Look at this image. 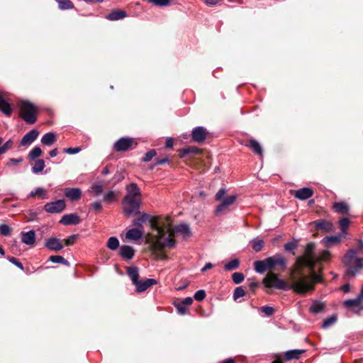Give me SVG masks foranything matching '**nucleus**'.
Masks as SVG:
<instances>
[{"label": "nucleus", "mask_w": 363, "mask_h": 363, "mask_svg": "<svg viewBox=\"0 0 363 363\" xmlns=\"http://www.w3.org/2000/svg\"><path fill=\"white\" fill-rule=\"evenodd\" d=\"M315 244L314 242H308L306 245V248H305V253H306L305 257H308L310 256H314L313 251L315 250Z\"/></svg>", "instance_id": "nucleus-52"}, {"label": "nucleus", "mask_w": 363, "mask_h": 363, "mask_svg": "<svg viewBox=\"0 0 363 363\" xmlns=\"http://www.w3.org/2000/svg\"><path fill=\"white\" fill-rule=\"evenodd\" d=\"M143 236V231L138 228H132L126 233V238L132 240H138Z\"/></svg>", "instance_id": "nucleus-27"}, {"label": "nucleus", "mask_w": 363, "mask_h": 363, "mask_svg": "<svg viewBox=\"0 0 363 363\" xmlns=\"http://www.w3.org/2000/svg\"><path fill=\"white\" fill-rule=\"evenodd\" d=\"M80 220L79 216L76 213H69L64 215L61 218L60 223L64 225H78Z\"/></svg>", "instance_id": "nucleus-12"}, {"label": "nucleus", "mask_w": 363, "mask_h": 363, "mask_svg": "<svg viewBox=\"0 0 363 363\" xmlns=\"http://www.w3.org/2000/svg\"><path fill=\"white\" fill-rule=\"evenodd\" d=\"M362 301V299L357 296L355 298L347 299L344 301V306L346 308H351L358 306Z\"/></svg>", "instance_id": "nucleus-42"}, {"label": "nucleus", "mask_w": 363, "mask_h": 363, "mask_svg": "<svg viewBox=\"0 0 363 363\" xmlns=\"http://www.w3.org/2000/svg\"><path fill=\"white\" fill-rule=\"evenodd\" d=\"M207 130L203 126H197L194 128L191 131L192 140L198 143H203L207 135Z\"/></svg>", "instance_id": "nucleus-8"}, {"label": "nucleus", "mask_w": 363, "mask_h": 363, "mask_svg": "<svg viewBox=\"0 0 363 363\" xmlns=\"http://www.w3.org/2000/svg\"><path fill=\"white\" fill-rule=\"evenodd\" d=\"M13 144V140H9L4 144L0 146V155L4 154L7 150L11 149Z\"/></svg>", "instance_id": "nucleus-53"}, {"label": "nucleus", "mask_w": 363, "mask_h": 363, "mask_svg": "<svg viewBox=\"0 0 363 363\" xmlns=\"http://www.w3.org/2000/svg\"><path fill=\"white\" fill-rule=\"evenodd\" d=\"M297 261L298 262L302 263L305 267L313 269L315 267V257L314 256H310L308 257H298L297 258Z\"/></svg>", "instance_id": "nucleus-28"}, {"label": "nucleus", "mask_w": 363, "mask_h": 363, "mask_svg": "<svg viewBox=\"0 0 363 363\" xmlns=\"http://www.w3.org/2000/svg\"><path fill=\"white\" fill-rule=\"evenodd\" d=\"M255 153L259 156L263 155V149L258 141L255 139H250L247 145Z\"/></svg>", "instance_id": "nucleus-23"}, {"label": "nucleus", "mask_w": 363, "mask_h": 363, "mask_svg": "<svg viewBox=\"0 0 363 363\" xmlns=\"http://www.w3.org/2000/svg\"><path fill=\"white\" fill-rule=\"evenodd\" d=\"M323 241L327 247H330L340 242V238L337 235H330L324 238Z\"/></svg>", "instance_id": "nucleus-38"}, {"label": "nucleus", "mask_w": 363, "mask_h": 363, "mask_svg": "<svg viewBox=\"0 0 363 363\" xmlns=\"http://www.w3.org/2000/svg\"><path fill=\"white\" fill-rule=\"evenodd\" d=\"M90 191L94 196H99L104 192V186L99 183L93 184L90 187Z\"/></svg>", "instance_id": "nucleus-40"}, {"label": "nucleus", "mask_w": 363, "mask_h": 363, "mask_svg": "<svg viewBox=\"0 0 363 363\" xmlns=\"http://www.w3.org/2000/svg\"><path fill=\"white\" fill-rule=\"evenodd\" d=\"M176 244V241L174 239L171 238L170 236H168L167 238H164L163 241L161 242L162 247H173Z\"/></svg>", "instance_id": "nucleus-48"}, {"label": "nucleus", "mask_w": 363, "mask_h": 363, "mask_svg": "<svg viewBox=\"0 0 363 363\" xmlns=\"http://www.w3.org/2000/svg\"><path fill=\"white\" fill-rule=\"evenodd\" d=\"M246 292L242 286L235 288L233 293V299L236 301L245 295Z\"/></svg>", "instance_id": "nucleus-54"}, {"label": "nucleus", "mask_w": 363, "mask_h": 363, "mask_svg": "<svg viewBox=\"0 0 363 363\" xmlns=\"http://www.w3.org/2000/svg\"><path fill=\"white\" fill-rule=\"evenodd\" d=\"M232 279L235 284H239L244 281L245 277L241 272H235L232 275Z\"/></svg>", "instance_id": "nucleus-51"}, {"label": "nucleus", "mask_w": 363, "mask_h": 363, "mask_svg": "<svg viewBox=\"0 0 363 363\" xmlns=\"http://www.w3.org/2000/svg\"><path fill=\"white\" fill-rule=\"evenodd\" d=\"M313 191L312 189L303 187L296 191L295 197L299 200L303 201L309 199L313 196Z\"/></svg>", "instance_id": "nucleus-16"}, {"label": "nucleus", "mask_w": 363, "mask_h": 363, "mask_svg": "<svg viewBox=\"0 0 363 363\" xmlns=\"http://www.w3.org/2000/svg\"><path fill=\"white\" fill-rule=\"evenodd\" d=\"M35 196H38L41 199H48L47 191L42 187H38L35 190L30 191L28 197H34Z\"/></svg>", "instance_id": "nucleus-30"}, {"label": "nucleus", "mask_w": 363, "mask_h": 363, "mask_svg": "<svg viewBox=\"0 0 363 363\" xmlns=\"http://www.w3.org/2000/svg\"><path fill=\"white\" fill-rule=\"evenodd\" d=\"M157 154V152L155 149H152L147 151L145 156L143 157L142 161L145 162H150Z\"/></svg>", "instance_id": "nucleus-55"}, {"label": "nucleus", "mask_w": 363, "mask_h": 363, "mask_svg": "<svg viewBox=\"0 0 363 363\" xmlns=\"http://www.w3.org/2000/svg\"><path fill=\"white\" fill-rule=\"evenodd\" d=\"M123 211L125 216H130L140 213L141 201L139 199H130L124 197L122 201Z\"/></svg>", "instance_id": "nucleus-4"}, {"label": "nucleus", "mask_w": 363, "mask_h": 363, "mask_svg": "<svg viewBox=\"0 0 363 363\" xmlns=\"http://www.w3.org/2000/svg\"><path fill=\"white\" fill-rule=\"evenodd\" d=\"M315 227L320 230H325L327 228L328 223L325 220H318L315 221Z\"/></svg>", "instance_id": "nucleus-60"}, {"label": "nucleus", "mask_w": 363, "mask_h": 363, "mask_svg": "<svg viewBox=\"0 0 363 363\" xmlns=\"http://www.w3.org/2000/svg\"><path fill=\"white\" fill-rule=\"evenodd\" d=\"M267 260L269 269H272L276 267H280L283 270L286 268V260L279 254H276L274 256L267 257Z\"/></svg>", "instance_id": "nucleus-7"}, {"label": "nucleus", "mask_w": 363, "mask_h": 363, "mask_svg": "<svg viewBox=\"0 0 363 363\" xmlns=\"http://www.w3.org/2000/svg\"><path fill=\"white\" fill-rule=\"evenodd\" d=\"M225 194H226L225 188L220 189L215 196L216 201H221Z\"/></svg>", "instance_id": "nucleus-61"}, {"label": "nucleus", "mask_w": 363, "mask_h": 363, "mask_svg": "<svg viewBox=\"0 0 363 363\" xmlns=\"http://www.w3.org/2000/svg\"><path fill=\"white\" fill-rule=\"evenodd\" d=\"M240 265V260L238 259H233L231 261L227 262L224 267L223 269L225 271H233L235 269H237L239 267Z\"/></svg>", "instance_id": "nucleus-37"}, {"label": "nucleus", "mask_w": 363, "mask_h": 363, "mask_svg": "<svg viewBox=\"0 0 363 363\" xmlns=\"http://www.w3.org/2000/svg\"><path fill=\"white\" fill-rule=\"evenodd\" d=\"M20 111L22 113V119L28 124H33L37 121V108L29 101H22L19 104Z\"/></svg>", "instance_id": "nucleus-3"}, {"label": "nucleus", "mask_w": 363, "mask_h": 363, "mask_svg": "<svg viewBox=\"0 0 363 363\" xmlns=\"http://www.w3.org/2000/svg\"><path fill=\"white\" fill-rule=\"evenodd\" d=\"M45 247L51 251L59 252L63 249L64 245L59 238L52 237L45 240Z\"/></svg>", "instance_id": "nucleus-9"}, {"label": "nucleus", "mask_w": 363, "mask_h": 363, "mask_svg": "<svg viewBox=\"0 0 363 363\" xmlns=\"http://www.w3.org/2000/svg\"><path fill=\"white\" fill-rule=\"evenodd\" d=\"M0 111L5 116H11L12 113V108L11 105L0 95Z\"/></svg>", "instance_id": "nucleus-24"}, {"label": "nucleus", "mask_w": 363, "mask_h": 363, "mask_svg": "<svg viewBox=\"0 0 363 363\" xmlns=\"http://www.w3.org/2000/svg\"><path fill=\"white\" fill-rule=\"evenodd\" d=\"M236 195H231L228 196L226 199L223 200V201L216 207V213H219L223 211L228 206L232 205L236 200Z\"/></svg>", "instance_id": "nucleus-21"}, {"label": "nucleus", "mask_w": 363, "mask_h": 363, "mask_svg": "<svg viewBox=\"0 0 363 363\" xmlns=\"http://www.w3.org/2000/svg\"><path fill=\"white\" fill-rule=\"evenodd\" d=\"M255 270L259 274H264L267 270H270L268 264L267 258L264 260H258L254 263Z\"/></svg>", "instance_id": "nucleus-22"}, {"label": "nucleus", "mask_w": 363, "mask_h": 363, "mask_svg": "<svg viewBox=\"0 0 363 363\" xmlns=\"http://www.w3.org/2000/svg\"><path fill=\"white\" fill-rule=\"evenodd\" d=\"M298 240L294 238L292 240L284 244V249L286 252H291L295 255V250L298 247Z\"/></svg>", "instance_id": "nucleus-32"}, {"label": "nucleus", "mask_w": 363, "mask_h": 363, "mask_svg": "<svg viewBox=\"0 0 363 363\" xmlns=\"http://www.w3.org/2000/svg\"><path fill=\"white\" fill-rule=\"evenodd\" d=\"M126 195L124 197L137 199L140 195V190L135 183H131L126 186Z\"/></svg>", "instance_id": "nucleus-18"}, {"label": "nucleus", "mask_w": 363, "mask_h": 363, "mask_svg": "<svg viewBox=\"0 0 363 363\" xmlns=\"http://www.w3.org/2000/svg\"><path fill=\"white\" fill-rule=\"evenodd\" d=\"M350 220L347 218H342L340 220V225L341 228V233L343 235L346 234V230L349 226Z\"/></svg>", "instance_id": "nucleus-50"}, {"label": "nucleus", "mask_w": 363, "mask_h": 363, "mask_svg": "<svg viewBox=\"0 0 363 363\" xmlns=\"http://www.w3.org/2000/svg\"><path fill=\"white\" fill-rule=\"evenodd\" d=\"M157 284V280L155 279L149 278L146 279L144 281H141L139 279L138 281V285H135L136 287V291L138 293H141L147 290L151 286Z\"/></svg>", "instance_id": "nucleus-14"}, {"label": "nucleus", "mask_w": 363, "mask_h": 363, "mask_svg": "<svg viewBox=\"0 0 363 363\" xmlns=\"http://www.w3.org/2000/svg\"><path fill=\"white\" fill-rule=\"evenodd\" d=\"M77 238V235H72L65 240V244L66 246L72 245Z\"/></svg>", "instance_id": "nucleus-62"}, {"label": "nucleus", "mask_w": 363, "mask_h": 363, "mask_svg": "<svg viewBox=\"0 0 363 363\" xmlns=\"http://www.w3.org/2000/svg\"><path fill=\"white\" fill-rule=\"evenodd\" d=\"M358 250L351 248L347 251L342 258V263L346 267L345 274L354 277L363 269V258L355 257Z\"/></svg>", "instance_id": "nucleus-2"}, {"label": "nucleus", "mask_w": 363, "mask_h": 363, "mask_svg": "<svg viewBox=\"0 0 363 363\" xmlns=\"http://www.w3.org/2000/svg\"><path fill=\"white\" fill-rule=\"evenodd\" d=\"M81 151V147H68L64 149V152L69 154V155H74Z\"/></svg>", "instance_id": "nucleus-63"}, {"label": "nucleus", "mask_w": 363, "mask_h": 363, "mask_svg": "<svg viewBox=\"0 0 363 363\" xmlns=\"http://www.w3.org/2000/svg\"><path fill=\"white\" fill-rule=\"evenodd\" d=\"M107 247L111 250H116L119 247V240L116 237H111L108 238Z\"/></svg>", "instance_id": "nucleus-44"}, {"label": "nucleus", "mask_w": 363, "mask_h": 363, "mask_svg": "<svg viewBox=\"0 0 363 363\" xmlns=\"http://www.w3.org/2000/svg\"><path fill=\"white\" fill-rule=\"evenodd\" d=\"M49 260L52 263L55 264H62L65 266H69V262L68 260L65 259L62 256L60 255H51L49 257Z\"/></svg>", "instance_id": "nucleus-39"}, {"label": "nucleus", "mask_w": 363, "mask_h": 363, "mask_svg": "<svg viewBox=\"0 0 363 363\" xmlns=\"http://www.w3.org/2000/svg\"><path fill=\"white\" fill-rule=\"evenodd\" d=\"M119 255L125 260H130L135 256V250L133 247L123 245L120 247Z\"/></svg>", "instance_id": "nucleus-13"}, {"label": "nucleus", "mask_w": 363, "mask_h": 363, "mask_svg": "<svg viewBox=\"0 0 363 363\" xmlns=\"http://www.w3.org/2000/svg\"><path fill=\"white\" fill-rule=\"evenodd\" d=\"M66 208V203L64 199H58L55 201L48 202L44 206V209L50 213H59Z\"/></svg>", "instance_id": "nucleus-6"}, {"label": "nucleus", "mask_w": 363, "mask_h": 363, "mask_svg": "<svg viewBox=\"0 0 363 363\" xmlns=\"http://www.w3.org/2000/svg\"><path fill=\"white\" fill-rule=\"evenodd\" d=\"M150 216L147 213H143L139 218H135L133 220V225L137 228H143V224L145 223Z\"/></svg>", "instance_id": "nucleus-33"}, {"label": "nucleus", "mask_w": 363, "mask_h": 363, "mask_svg": "<svg viewBox=\"0 0 363 363\" xmlns=\"http://www.w3.org/2000/svg\"><path fill=\"white\" fill-rule=\"evenodd\" d=\"M333 208L335 212L345 214L347 213L349 211V206L345 202H335L333 204Z\"/></svg>", "instance_id": "nucleus-31"}, {"label": "nucleus", "mask_w": 363, "mask_h": 363, "mask_svg": "<svg viewBox=\"0 0 363 363\" xmlns=\"http://www.w3.org/2000/svg\"><path fill=\"white\" fill-rule=\"evenodd\" d=\"M113 179H115L113 184H116L124 179V175L122 173H116L114 174Z\"/></svg>", "instance_id": "nucleus-64"}, {"label": "nucleus", "mask_w": 363, "mask_h": 363, "mask_svg": "<svg viewBox=\"0 0 363 363\" xmlns=\"http://www.w3.org/2000/svg\"><path fill=\"white\" fill-rule=\"evenodd\" d=\"M64 194L67 199L72 201H75L81 199L82 191L80 188H65Z\"/></svg>", "instance_id": "nucleus-10"}, {"label": "nucleus", "mask_w": 363, "mask_h": 363, "mask_svg": "<svg viewBox=\"0 0 363 363\" xmlns=\"http://www.w3.org/2000/svg\"><path fill=\"white\" fill-rule=\"evenodd\" d=\"M8 260L11 263H12L13 265L17 267L18 269H20L21 270H24L23 265L22 264V263L17 258H16L14 257H8Z\"/></svg>", "instance_id": "nucleus-57"}, {"label": "nucleus", "mask_w": 363, "mask_h": 363, "mask_svg": "<svg viewBox=\"0 0 363 363\" xmlns=\"http://www.w3.org/2000/svg\"><path fill=\"white\" fill-rule=\"evenodd\" d=\"M199 152V148L196 147H188L180 150V157H185L186 155L192 154L196 155Z\"/></svg>", "instance_id": "nucleus-43"}, {"label": "nucleus", "mask_w": 363, "mask_h": 363, "mask_svg": "<svg viewBox=\"0 0 363 363\" xmlns=\"http://www.w3.org/2000/svg\"><path fill=\"white\" fill-rule=\"evenodd\" d=\"M117 201V195L113 190H109L103 195L102 201L108 204H111Z\"/></svg>", "instance_id": "nucleus-29"}, {"label": "nucleus", "mask_w": 363, "mask_h": 363, "mask_svg": "<svg viewBox=\"0 0 363 363\" xmlns=\"http://www.w3.org/2000/svg\"><path fill=\"white\" fill-rule=\"evenodd\" d=\"M252 242V247L255 252L261 251L264 246V242L262 239H254Z\"/></svg>", "instance_id": "nucleus-45"}, {"label": "nucleus", "mask_w": 363, "mask_h": 363, "mask_svg": "<svg viewBox=\"0 0 363 363\" xmlns=\"http://www.w3.org/2000/svg\"><path fill=\"white\" fill-rule=\"evenodd\" d=\"M42 155V150L39 146L34 147L28 153V158L34 160Z\"/></svg>", "instance_id": "nucleus-41"}, {"label": "nucleus", "mask_w": 363, "mask_h": 363, "mask_svg": "<svg viewBox=\"0 0 363 363\" xmlns=\"http://www.w3.org/2000/svg\"><path fill=\"white\" fill-rule=\"evenodd\" d=\"M45 164L43 160L38 159L35 160L34 165L32 167V172L33 174L40 173L45 168Z\"/></svg>", "instance_id": "nucleus-35"}, {"label": "nucleus", "mask_w": 363, "mask_h": 363, "mask_svg": "<svg viewBox=\"0 0 363 363\" xmlns=\"http://www.w3.org/2000/svg\"><path fill=\"white\" fill-rule=\"evenodd\" d=\"M56 134L53 132L45 133L41 138V143L47 146H50L56 141Z\"/></svg>", "instance_id": "nucleus-26"}, {"label": "nucleus", "mask_w": 363, "mask_h": 363, "mask_svg": "<svg viewBox=\"0 0 363 363\" xmlns=\"http://www.w3.org/2000/svg\"><path fill=\"white\" fill-rule=\"evenodd\" d=\"M337 321V317L336 315H331L326 319L324 320L323 324H322V328L327 329L329 327L332 326L333 324H335Z\"/></svg>", "instance_id": "nucleus-47"}, {"label": "nucleus", "mask_w": 363, "mask_h": 363, "mask_svg": "<svg viewBox=\"0 0 363 363\" xmlns=\"http://www.w3.org/2000/svg\"><path fill=\"white\" fill-rule=\"evenodd\" d=\"M39 132L36 129H33L26 133L20 142L21 146H28L33 143L38 138Z\"/></svg>", "instance_id": "nucleus-11"}, {"label": "nucleus", "mask_w": 363, "mask_h": 363, "mask_svg": "<svg viewBox=\"0 0 363 363\" xmlns=\"http://www.w3.org/2000/svg\"><path fill=\"white\" fill-rule=\"evenodd\" d=\"M134 140L130 137H123L119 138L113 145V149L116 152H126L129 150L134 149L136 147L133 146Z\"/></svg>", "instance_id": "nucleus-5"}, {"label": "nucleus", "mask_w": 363, "mask_h": 363, "mask_svg": "<svg viewBox=\"0 0 363 363\" xmlns=\"http://www.w3.org/2000/svg\"><path fill=\"white\" fill-rule=\"evenodd\" d=\"M126 273L133 285H138L139 281V269L135 266L125 267Z\"/></svg>", "instance_id": "nucleus-15"}, {"label": "nucleus", "mask_w": 363, "mask_h": 363, "mask_svg": "<svg viewBox=\"0 0 363 363\" xmlns=\"http://www.w3.org/2000/svg\"><path fill=\"white\" fill-rule=\"evenodd\" d=\"M325 308V304L323 302L315 301L313 303L312 306L310 307V311L312 313L318 314L322 312Z\"/></svg>", "instance_id": "nucleus-34"}, {"label": "nucleus", "mask_w": 363, "mask_h": 363, "mask_svg": "<svg viewBox=\"0 0 363 363\" xmlns=\"http://www.w3.org/2000/svg\"><path fill=\"white\" fill-rule=\"evenodd\" d=\"M260 310L267 316H271L274 312V308L269 306H262Z\"/></svg>", "instance_id": "nucleus-59"}, {"label": "nucleus", "mask_w": 363, "mask_h": 363, "mask_svg": "<svg viewBox=\"0 0 363 363\" xmlns=\"http://www.w3.org/2000/svg\"><path fill=\"white\" fill-rule=\"evenodd\" d=\"M206 291L203 289L197 291L194 296L195 300L198 301H201L206 298Z\"/></svg>", "instance_id": "nucleus-58"}, {"label": "nucleus", "mask_w": 363, "mask_h": 363, "mask_svg": "<svg viewBox=\"0 0 363 363\" xmlns=\"http://www.w3.org/2000/svg\"><path fill=\"white\" fill-rule=\"evenodd\" d=\"M127 16V13L121 9H116L109 13L106 18L111 21H118Z\"/></svg>", "instance_id": "nucleus-19"}, {"label": "nucleus", "mask_w": 363, "mask_h": 363, "mask_svg": "<svg viewBox=\"0 0 363 363\" xmlns=\"http://www.w3.org/2000/svg\"><path fill=\"white\" fill-rule=\"evenodd\" d=\"M11 229L9 225H0V233L4 236H8L11 234Z\"/></svg>", "instance_id": "nucleus-56"}, {"label": "nucleus", "mask_w": 363, "mask_h": 363, "mask_svg": "<svg viewBox=\"0 0 363 363\" xmlns=\"http://www.w3.org/2000/svg\"><path fill=\"white\" fill-rule=\"evenodd\" d=\"M264 282L268 286H273L277 289L284 291L292 289L299 294H305L313 290V284L302 273H300L298 277H292L291 284H286L284 279L278 278L275 274L273 275V277L269 281V283H267V279H264Z\"/></svg>", "instance_id": "nucleus-1"}, {"label": "nucleus", "mask_w": 363, "mask_h": 363, "mask_svg": "<svg viewBox=\"0 0 363 363\" xmlns=\"http://www.w3.org/2000/svg\"><path fill=\"white\" fill-rule=\"evenodd\" d=\"M177 233H180L186 239L191 235V230L187 223H180L174 227Z\"/></svg>", "instance_id": "nucleus-20"}, {"label": "nucleus", "mask_w": 363, "mask_h": 363, "mask_svg": "<svg viewBox=\"0 0 363 363\" xmlns=\"http://www.w3.org/2000/svg\"><path fill=\"white\" fill-rule=\"evenodd\" d=\"M21 240L22 242L27 245H32L35 242V233L33 230H30L28 232H21Z\"/></svg>", "instance_id": "nucleus-17"}, {"label": "nucleus", "mask_w": 363, "mask_h": 363, "mask_svg": "<svg viewBox=\"0 0 363 363\" xmlns=\"http://www.w3.org/2000/svg\"><path fill=\"white\" fill-rule=\"evenodd\" d=\"M61 10H68L74 8V4L70 0H55Z\"/></svg>", "instance_id": "nucleus-36"}, {"label": "nucleus", "mask_w": 363, "mask_h": 363, "mask_svg": "<svg viewBox=\"0 0 363 363\" xmlns=\"http://www.w3.org/2000/svg\"><path fill=\"white\" fill-rule=\"evenodd\" d=\"M90 211H94L96 213H98L102 211L103 205L102 201H95L90 203L89 205Z\"/></svg>", "instance_id": "nucleus-46"}, {"label": "nucleus", "mask_w": 363, "mask_h": 363, "mask_svg": "<svg viewBox=\"0 0 363 363\" xmlns=\"http://www.w3.org/2000/svg\"><path fill=\"white\" fill-rule=\"evenodd\" d=\"M306 352L305 350H290L285 352L286 360L298 359L301 355Z\"/></svg>", "instance_id": "nucleus-25"}, {"label": "nucleus", "mask_w": 363, "mask_h": 363, "mask_svg": "<svg viewBox=\"0 0 363 363\" xmlns=\"http://www.w3.org/2000/svg\"><path fill=\"white\" fill-rule=\"evenodd\" d=\"M174 306L177 308L178 314L181 315H184L189 312V308L182 303H174Z\"/></svg>", "instance_id": "nucleus-49"}]
</instances>
